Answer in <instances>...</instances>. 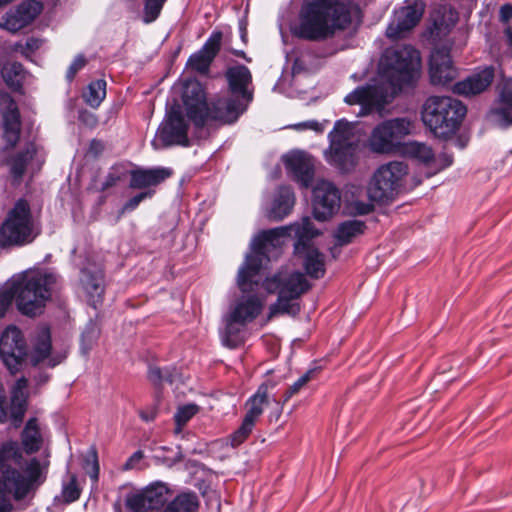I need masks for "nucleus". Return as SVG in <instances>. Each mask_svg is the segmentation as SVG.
Wrapping results in <instances>:
<instances>
[{"mask_svg":"<svg viewBox=\"0 0 512 512\" xmlns=\"http://www.w3.org/2000/svg\"><path fill=\"white\" fill-rule=\"evenodd\" d=\"M412 122L406 117L385 120L375 126L368 138L369 149L378 154H390L401 145L412 131Z\"/></svg>","mask_w":512,"mask_h":512,"instance_id":"nucleus-9","label":"nucleus"},{"mask_svg":"<svg viewBox=\"0 0 512 512\" xmlns=\"http://www.w3.org/2000/svg\"><path fill=\"white\" fill-rule=\"evenodd\" d=\"M80 284L85 291L89 305L96 308L103 300L104 273L96 265H88L81 270Z\"/></svg>","mask_w":512,"mask_h":512,"instance_id":"nucleus-22","label":"nucleus"},{"mask_svg":"<svg viewBox=\"0 0 512 512\" xmlns=\"http://www.w3.org/2000/svg\"><path fill=\"white\" fill-rule=\"evenodd\" d=\"M168 488L162 483L152 484L126 496L125 505L131 512L158 510L167 501Z\"/></svg>","mask_w":512,"mask_h":512,"instance_id":"nucleus-14","label":"nucleus"},{"mask_svg":"<svg viewBox=\"0 0 512 512\" xmlns=\"http://www.w3.org/2000/svg\"><path fill=\"white\" fill-rule=\"evenodd\" d=\"M51 352V338L48 330H43L34 345L32 362L33 365H38L40 362L47 359Z\"/></svg>","mask_w":512,"mask_h":512,"instance_id":"nucleus-43","label":"nucleus"},{"mask_svg":"<svg viewBox=\"0 0 512 512\" xmlns=\"http://www.w3.org/2000/svg\"><path fill=\"white\" fill-rule=\"evenodd\" d=\"M104 150V145L99 140H92L89 146V153L98 156Z\"/></svg>","mask_w":512,"mask_h":512,"instance_id":"nucleus-63","label":"nucleus"},{"mask_svg":"<svg viewBox=\"0 0 512 512\" xmlns=\"http://www.w3.org/2000/svg\"><path fill=\"white\" fill-rule=\"evenodd\" d=\"M56 282L53 273H32L12 285L17 309L26 316L34 317L42 312L51 296V287Z\"/></svg>","mask_w":512,"mask_h":512,"instance_id":"nucleus-6","label":"nucleus"},{"mask_svg":"<svg viewBox=\"0 0 512 512\" xmlns=\"http://www.w3.org/2000/svg\"><path fill=\"white\" fill-rule=\"evenodd\" d=\"M345 102L349 105L359 104L360 115H367L373 110L380 111L387 104L386 93L378 86L357 87L345 97Z\"/></svg>","mask_w":512,"mask_h":512,"instance_id":"nucleus-20","label":"nucleus"},{"mask_svg":"<svg viewBox=\"0 0 512 512\" xmlns=\"http://www.w3.org/2000/svg\"><path fill=\"white\" fill-rule=\"evenodd\" d=\"M41 229L33 218L30 205L19 199L0 225V248L8 249L31 244Z\"/></svg>","mask_w":512,"mask_h":512,"instance_id":"nucleus-4","label":"nucleus"},{"mask_svg":"<svg viewBox=\"0 0 512 512\" xmlns=\"http://www.w3.org/2000/svg\"><path fill=\"white\" fill-rule=\"evenodd\" d=\"M43 5L36 0H25L17 8L5 14L0 26L9 32L16 33L31 24L42 12Z\"/></svg>","mask_w":512,"mask_h":512,"instance_id":"nucleus-18","label":"nucleus"},{"mask_svg":"<svg viewBox=\"0 0 512 512\" xmlns=\"http://www.w3.org/2000/svg\"><path fill=\"white\" fill-rule=\"evenodd\" d=\"M144 458V453L141 450L134 452L123 465V470H132L138 469L140 467V463Z\"/></svg>","mask_w":512,"mask_h":512,"instance_id":"nucleus-57","label":"nucleus"},{"mask_svg":"<svg viewBox=\"0 0 512 512\" xmlns=\"http://www.w3.org/2000/svg\"><path fill=\"white\" fill-rule=\"evenodd\" d=\"M198 412L197 405L189 404L180 407L174 418L177 425L176 432H180L182 427Z\"/></svg>","mask_w":512,"mask_h":512,"instance_id":"nucleus-49","label":"nucleus"},{"mask_svg":"<svg viewBox=\"0 0 512 512\" xmlns=\"http://www.w3.org/2000/svg\"><path fill=\"white\" fill-rule=\"evenodd\" d=\"M86 63L87 61L84 55H77L67 70L66 78L68 79V81H72L75 78L76 74L85 67Z\"/></svg>","mask_w":512,"mask_h":512,"instance_id":"nucleus-55","label":"nucleus"},{"mask_svg":"<svg viewBox=\"0 0 512 512\" xmlns=\"http://www.w3.org/2000/svg\"><path fill=\"white\" fill-rule=\"evenodd\" d=\"M290 235V226L263 230L253 239L252 249L268 254L272 249L280 248L284 243V239Z\"/></svg>","mask_w":512,"mask_h":512,"instance_id":"nucleus-31","label":"nucleus"},{"mask_svg":"<svg viewBox=\"0 0 512 512\" xmlns=\"http://www.w3.org/2000/svg\"><path fill=\"white\" fill-rule=\"evenodd\" d=\"M0 110L3 116L4 137L12 147L20 135V113L16 102L7 92H0Z\"/></svg>","mask_w":512,"mask_h":512,"instance_id":"nucleus-21","label":"nucleus"},{"mask_svg":"<svg viewBox=\"0 0 512 512\" xmlns=\"http://www.w3.org/2000/svg\"><path fill=\"white\" fill-rule=\"evenodd\" d=\"M266 257L267 253L255 250H253V254L246 257L237 275V285L241 292L248 293L253 291V285L258 284L253 281V278L259 273L263 260Z\"/></svg>","mask_w":512,"mask_h":512,"instance_id":"nucleus-28","label":"nucleus"},{"mask_svg":"<svg viewBox=\"0 0 512 512\" xmlns=\"http://www.w3.org/2000/svg\"><path fill=\"white\" fill-rule=\"evenodd\" d=\"M381 66L384 76L395 88L413 84L420 72L419 52L410 45L385 50Z\"/></svg>","mask_w":512,"mask_h":512,"instance_id":"nucleus-5","label":"nucleus"},{"mask_svg":"<svg viewBox=\"0 0 512 512\" xmlns=\"http://www.w3.org/2000/svg\"><path fill=\"white\" fill-rule=\"evenodd\" d=\"M148 379L155 385L158 386L162 382H172V374L168 371H162L159 367L151 366L148 371Z\"/></svg>","mask_w":512,"mask_h":512,"instance_id":"nucleus-54","label":"nucleus"},{"mask_svg":"<svg viewBox=\"0 0 512 512\" xmlns=\"http://www.w3.org/2000/svg\"><path fill=\"white\" fill-rule=\"evenodd\" d=\"M429 74L432 84L445 85L456 76L449 51L446 48L436 49L430 56Z\"/></svg>","mask_w":512,"mask_h":512,"instance_id":"nucleus-24","label":"nucleus"},{"mask_svg":"<svg viewBox=\"0 0 512 512\" xmlns=\"http://www.w3.org/2000/svg\"><path fill=\"white\" fill-rule=\"evenodd\" d=\"M304 257L303 266L306 273L315 279H319L325 274V256L317 249L308 247L301 249V253Z\"/></svg>","mask_w":512,"mask_h":512,"instance_id":"nucleus-36","label":"nucleus"},{"mask_svg":"<svg viewBox=\"0 0 512 512\" xmlns=\"http://www.w3.org/2000/svg\"><path fill=\"white\" fill-rule=\"evenodd\" d=\"M461 101L450 96H430L422 106L424 125L439 138H448L455 133L466 114Z\"/></svg>","mask_w":512,"mask_h":512,"instance_id":"nucleus-3","label":"nucleus"},{"mask_svg":"<svg viewBox=\"0 0 512 512\" xmlns=\"http://www.w3.org/2000/svg\"><path fill=\"white\" fill-rule=\"evenodd\" d=\"M27 477L17 469L3 471V481H0V512H10L12 504L10 496L15 499H23L29 492L31 485L37 482L41 476V466L37 459H32L25 469Z\"/></svg>","mask_w":512,"mask_h":512,"instance_id":"nucleus-8","label":"nucleus"},{"mask_svg":"<svg viewBox=\"0 0 512 512\" xmlns=\"http://www.w3.org/2000/svg\"><path fill=\"white\" fill-rule=\"evenodd\" d=\"M292 128H294L295 130L309 129V130H314L318 133H321L324 130L323 125L315 120H310V121H305V122L294 124L292 126Z\"/></svg>","mask_w":512,"mask_h":512,"instance_id":"nucleus-58","label":"nucleus"},{"mask_svg":"<svg viewBox=\"0 0 512 512\" xmlns=\"http://www.w3.org/2000/svg\"><path fill=\"white\" fill-rule=\"evenodd\" d=\"M188 124L180 111H172L166 120L160 125L156 139L152 142L155 149H163L170 146H189Z\"/></svg>","mask_w":512,"mask_h":512,"instance_id":"nucleus-13","label":"nucleus"},{"mask_svg":"<svg viewBox=\"0 0 512 512\" xmlns=\"http://www.w3.org/2000/svg\"><path fill=\"white\" fill-rule=\"evenodd\" d=\"M315 373L316 369H310L295 381L285 392V401L297 394L313 378Z\"/></svg>","mask_w":512,"mask_h":512,"instance_id":"nucleus-51","label":"nucleus"},{"mask_svg":"<svg viewBox=\"0 0 512 512\" xmlns=\"http://www.w3.org/2000/svg\"><path fill=\"white\" fill-rule=\"evenodd\" d=\"M99 336V330L97 326L93 323H90L82 333L81 341H82V348L84 349L85 353L91 349L93 344L96 342Z\"/></svg>","mask_w":512,"mask_h":512,"instance_id":"nucleus-53","label":"nucleus"},{"mask_svg":"<svg viewBox=\"0 0 512 512\" xmlns=\"http://www.w3.org/2000/svg\"><path fill=\"white\" fill-rule=\"evenodd\" d=\"M22 444L28 453H33L40 449L42 438L36 418H31L26 423L22 432Z\"/></svg>","mask_w":512,"mask_h":512,"instance_id":"nucleus-40","label":"nucleus"},{"mask_svg":"<svg viewBox=\"0 0 512 512\" xmlns=\"http://www.w3.org/2000/svg\"><path fill=\"white\" fill-rule=\"evenodd\" d=\"M313 195V213L317 220L325 221L340 209V191L331 182H318Z\"/></svg>","mask_w":512,"mask_h":512,"instance_id":"nucleus-15","label":"nucleus"},{"mask_svg":"<svg viewBox=\"0 0 512 512\" xmlns=\"http://www.w3.org/2000/svg\"><path fill=\"white\" fill-rule=\"evenodd\" d=\"M22 65L19 63L7 64L2 69V76L6 84L14 89L21 87Z\"/></svg>","mask_w":512,"mask_h":512,"instance_id":"nucleus-44","label":"nucleus"},{"mask_svg":"<svg viewBox=\"0 0 512 512\" xmlns=\"http://www.w3.org/2000/svg\"><path fill=\"white\" fill-rule=\"evenodd\" d=\"M79 119L81 122L90 127H94L98 122L96 115L87 111L81 112L79 115Z\"/></svg>","mask_w":512,"mask_h":512,"instance_id":"nucleus-60","label":"nucleus"},{"mask_svg":"<svg viewBox=\"0 0 512 512\" xmlns=\"http://www.w3.org/2000/svg\"><path fill=\"white\" fill-rule=\"evenodd\" d=\"M352 22V7L339 0H306L300 9L293 36L313 42L332 38Z\"/></svg>","mask_w":512,"mask_h":512,"instance_id":"nucleus-1","label":"nucleus"},{"mask_svg":"<svg viewBox=\"0 0 512 512\" xmlns=\"http://www.w3.org/2000/svg\"><path fill=\"white\" fill-rule=\"evenodd\" d=\"M407 172V165L399 161L380 166L373 174L367 188L369 200L377 203L392 200Z\"/></svg>","mask_w":512,"mask_h":512,"instance_id":"nucleus-10","label":"nucleus"},{"mask_svg":"<svg viewBox=\"0 0 512 512\" xmlns=\"http://www.w3.org/2000/svg\"><path fill=\"white\" fill-rule=\"evenodd\" d=\"M500 19L505 22L512 19V5L511 4H504L503 6H501Z\"/></svg>","mask_w":512,"mask_h":512,"instance_id":"nucleus-64","label":"nucleus"},{"mask_svg":"<svg viewBox=\"0 0 512 512\" xmlns=\"http://www.w3.org/2000/svg\"><path fill=\"white\" fill-rule=\"evenodd\" d=\"M199 499L194 492H185L177 495L169 502L162 512H197Z\"/></svg>","mask_w":512,"mask_h":512,"instance_id":"nucleus-38","label":"nucleus"},{"mask_svg":"<svg viewBox=\"0 0 512 512\" xmlns=\"http://www.w3.org/2000/svg\"><path fill=\"white\" fill-rule=\"evenodd\" d=\"M286 168L293 174L298 182L308 187L314 177V161L312 157L303 152L292 153L285 159Z\"/></svg>","mask_w":512,"mask_h":512,"instance_id":"nucleus-30","label":"nucleus"},{"mask_svg":"<svg viewBox=\"0 0 512 512\" xmlns=\"http://www.w3.org/2000/svg\"><path fill=\"white\" fill-rule=\"evenodd\" d=\"M153 195H154L153 190H146V191L140 192L137 195L133 196L119 210L118 216H117V221H119L121 219V217L126 212H131V211L135 210L142 201H144L147 198H151Z\"/></svg>","mask_w":512,"mask_h":512,"instance_id":"nucleus-48","label":"nucleus"},{"mask_svg":"<svg viewBox=\"0 0 512 512\" xmlns=\"http://www.w3.org/2000/svg\"><path fill=\"white\" fill-rule=\"evenodd\" d=\"M26 354V343L20 329L7 327L0 337V357L11 374L21 370Z\"/></svg>","mask_w":512,"mask_h":512,"instance_id":"nucleus-12","label":"nucleus"},{"mask_svg":"<svg viewBox=\"0 0 512 512\" xmlns=\"http://www.w3.org/2000/svg\"><path fill=\"white\" fill-rule=\"evenodd\" d=\"M123 176H124V172H123L121 166H119V165L112 166L109 169V171L101 185L100 191L103 192V191H106L109 188L115 186L118 182H120L122 180Z\"/></svg>","mask_w":512,"mask_h":512,"instance_id":"nucleus-50","label":"nucleus"},{"mask_svg":"<svg viewBox=\"0 0 512 512\" xmlns=\"http://www.w3.org/2000/svg\"><path fill=\"white\" fill-rule=\"evenodd\" d=\"M225 77L229 85V91L241 98L240 100L248 104L253 99V94L248 90V85L252 81L250 70L244 65L230 67Z\"/></svg>","mask_w":512,"mask_h":512,"instance_id":"nucleus-26","label":"nucleus"},{"mask_svg":"<svg viewBox=\"0 0 512 512\" xmlns=\"http://www.w3.org/2000/svg\"><path fill=\"white\" fill-rule=\"evenodd\" d=\"M106 86L107 83L104 79L92 81L83 94L85 102L92 108L99 107L106 97Z\"/></svg>","mask_w":512,"mask_h":512,"instance_id":"nucleus-42","label":"nucleus"},{"mask_svg":"<svg viewBox=\"0 0 512 512\" xmlns=\"http://www.w3.org/2000/svg\"><path fill=\"white\" fill-rule=\"evenodd\" d=\"M222 36V32L214 31L203 47L189 57L187 65L200 74H207L212 61L220 50Z\"/></svg>","mask_w":512,"mask_h":512,"instance_id":"nucleus-23","label":"nucleus"},{"mask_svg":"<svg viewBox=\"0 0 512 512\" xmlns=\"http://www.w3.org/2000/svg\"><path fill=\"white\" fill-rule=\"evenodd\" d=\"M366 225L360 220H348L341 223L335 231L334 237L338 245L351 243L353 239L364 233Z\"/></svg>","mask_w":512,"mask_h":512,"instance_id":"nucleus-37","label":"nucleus"},{"mask_svg":"<svg viewBox=\"0 0 512 512\" xmlns=\"http://www.w3.org/2000/svg\"><path fill=\"white\" fill-rule=\"evenodd\" d=\"M423 13L424 4L422 2H415L396 10L393 21L386 29L387 37L393 40L401 38L405 32L417 25Z\"/></svg>","mask_w":512,"mask_h":512,"instance_id":"nucleus-19","label":"nucleus"},{"mask_svg":"<svg viewBox=\"0 0 512 512\" xmlns=\"http://www.w3.org/2000/svg\"><path fill=\"white\" fill-rule=\"evenodd\" d=\"M406 152L411 157L418 159L423 163H429L434 157L431 147L419 142H411L407 144Z\"/></svg>","mask_w":512,"mask_h":512,"instance_id":"nucleus-45","label":"nucleus"},{"mask_svg":"<svg viewBox=\"0 0 512 512\" xmlns=\"http://www.w3.org/2000/svg\"><path fill=\"white\" fill-rule=\"evenodd\" d=\"M62 496L66 503L74 502L80 497V489L75 475H71L69 482L63 486Z\"/></svg>","mask_w":512,"mask_h":512,"instance_id":"nucleus-52","label":"nucleus"},{"mask_svg":"<svg viewBox=\"0 0 512 512\" xmlns=\"http://www.w3.org/2000/svg\"><path fill=\"white\" fill-rule=\"evenodd\" d=\"M27 385L28 380L25 377H21L16 381L11 392V405L8 418L10 417L12 425L15 428L21 425L26 412V399L24 392Z\"/></svg>","mask_w":512,"mask_h":512,"instance_id":"nucleus-32","label":"nucleus"},{"mask_svg":"<svg viewBox=\"0 0 512 512\" xmlns=\"http://www.w3.org/2000/svg\"><path fill=\"white\" fill-rule=\"evenodd\" d=\"M166 0H146L144 5L143 21L151 23L155 21L161 13Z\"/></svg>","mask_w":512,"mask_h":512,"instance_id":"nucleus-47","label":"nucleus"},{"mask_svg":"<svg viewBox=\"0 0 512 512\" xmlns=\"http://www.w3.org/2000/svg\"><path fill=\"white\" fill-rule=\"evenodd\" d=\"M188 118L196 127H203V112L207 108L206 95L202 84L195 80L185 81L182 92Z\"/></svg>","mask_w":512,"mask_h":512,"instance_id":"nucleus-17","label":"nucleus"},{"mask_svg":"<svg viewBox=\"0 0 512 512\" xmlns=\"http://www.w3.org/2000/svg\"><path fill=\"white\" fill-rule=\"evenodd\" d=\"M22 467V454L16 442L4 443L0 448V467L2 472L12 467ZM0 481H3V475Z\"/></svg>","mask_w":512,"mask_h":512,"instance_id":"nucleus-39","label":"nucleus"},{"mask_svg":"<svg viewBox=\"0 0 512 512\" xmlns=\"http://www.w3.org/2000/svg\"><path fill=\"white\" fill-rule=\"evenodd\" d=\"M247 105L239 98L230 96L218 98L211 104H207L203 112V126L208 120L233 123L246 110Z\"/></svg>","mask_w":512,"mask_h":512,"instance_id":"nucleus-16","label":"nucleus"},{"mask_svg":"<svg viewBox=\"0 0 512 512\" xmlns=\"http://www.w3.org/2000/svg\"><path fill=\"white\" fill-rule=\"evenodd\" d=\"M254 426V423L244 418L240 427L230 436L231 445L237 447L242 444L249 437Z\"/></svg>","mask_w":512,"mask_h":512,"instance_id":"nucleus-46","label":"nucleus"},{"mask_svg":"<svg viewBox=\"0 0 512 512\" xmlns=\"http://www.w3.org/2000/svg\"><path fill=\"white\" fill-rule=\"evenodd\" d=\"M493 78V68L487 67L470 75L466 79L455 83L453 91L456 94L464 96L477 95L486 90L491 85Z\"/></svg>","mask_w":512,"mask_h":512,"instance_id":"nucleus-29","label":"nucleus"},{"mask_svg":"<svg viewBox=\"0 0 512 512\" xmlns=\"http://www.w3.org/2000/svg\"><path fill=\"white\" fill-rule=\"evenodd\" d=\"M268 403V385L264 383L260 385L256 393L247 400V411L244 418L255 424Z\"/></svg>","mask_w":512,"mask_h":512,"instance_id":"nucleus-35","label":"nucleus"},{"mask_svg":"<svg viewBox=\"0 0 512 512\" xmlns=\"http://www.w3.org/2000/svg\"><path fill=\"white\" fill-rule=\"evenodd\" d=\"M291 233L294 232L297 241L295 243V253L300 254L301 249L309 246V241L319 235V231L315 229L313 222L309 217H304L301 222L289 225Z\"/></svg>","mask_w":512,"mask_h":512,"instance_id":"nucleus-34","label":"nucleus"},{"mask_svg":"<svg viewBox=\"0 0 512 512\" xmlns=\"http://www.w3.org/2000/svg\"><path fill=\"white\" fill-rule=\"evenodd\" d=\"M92 458H93V466H92V471L89 472V475H90L91 479L96 482V481H98V476H99V464H98L97 454H96L95 450L92 451Z\"/></svg>","mask_w":512,"mask_h":512,"instance_id":"nucleus-62","label":"nucleus"},{"mask_svg":"<svg viewBox=\"0 0 512 512\" xmlns=\"http://www.w3.org/2000/svg\"><path fill=\"white\" fill-rule=\"evenodd\" d=\"M36 154L34 144H28L25 149L17 153L10 160L11 174L16 179H20L25 173L27 164L33 159Z\"/></svg>","mask_w":512,"mask_h":512,"instance_id":"nucleus-41","label":"nucleus"},{"mask_svg":"<svg viewBox=\"0 0 512 512\" xmlns=\"http://www.w3.org/2000/svg\"><path fill=\"white\" fill-rule=\"evenodd\" d=\"M294 203L295 196L293 190L289 186L280 187L268 212V218L272 221L283 220L291 213Z\"/></svg>","mask_w":512,"mask_h":512,"instance_id":"nucleus-33","label":"nucleus"},{"mask_svg":"<svg viewBox=\"0 0 512 512\" xmlns=\"http://www.w3.org/2000/svg\"><path fill=\"white\" fill-rule=\"evenodd\" d=\"M490 117L501 127L512 125V77L504 81L490 109Z\"/></svg>","mask_w":512,"mask_h":512,"instance_id":"nucleus-25","label":"nucleus"},{"mask_svg":"<svg viewBox=\"0 0 512 512\" xmlns=\"http://www.w3.org/2000/svg\"><path fill=\"white\" fill-rule=\"evenodd\" d=\"M372 203H364V202H355L354 203V211L359 215H366L373 211Z\"/></svg>","mask_w":512,"mask_h":512,"instance_id":"nucleus-59","label":"nucleus"},{"mask_svg":"<svg viewBox=\"0 0 512 512\" xmlns=\"http://www.w3.org/2000/svg\"><path fill=\"white\" fill-rule=\"evenodd\" d=\"M355 125L340 119L330 131L329 149L326 152L328 161L343 172L350 171L356 165V154L359 146V136Z\"/></svg>","mask_w":512,"mask_h":512,"instance_id":"nucleus-7","label":"nucleus"},{"mask_svg":"<svg viewBox=\"0 0 512 512\" xmlns=\"http://www.w3.org/2000/svg\"><path fill=\"white\" fill-rule=\"evenodd\" d=\"M13 300L16 301V296L12 287L4 290L0 294V317H3L5 315L7 309L10 307Z\"/></svg>","mask_w":512,"mask_h":512,"instance_id":"nucleus-56","label":"nucleus"},{"mask_svg":"<svg viewBox=\"0 0 512 512\" xmlns=\"http://www.w3.org/2000/svg\"><path fill=\"white\" fill-rule=\"evenodd\" d=\"M262 308L263 300L256 295H250L239 300L226 317L223 343L230 348L236 347L237 343L232 339V336L237 333L235 325L252 322L261 313Z\"/></svg>","mask_w":512,"mask_h":512,"instance_id":"nucleus-11","label":"nucleus"},{"mask_svg":"<svg viewBox=\"0 0 512 512\" xmlns=\"http://www.w3.org/2000/svg\"><path fill=\"white\" fill-rule=\"evenodd\" d=\"M263 286L268 293H278L277 301L269 307L268 319L279 314L296 316L300 312V305L293 300L310 289V284L303 273L288 270H280L267 278Z\"/></svg>","mask_w":512,"mask_h":512,"instance_id":"nucleus-2","label":"nucleus"},{"mask_svg":"<svg viewBox=\"0 0 512 512\" xmlns=\"http://www.w3.org/2000/svg\"><path fill=\"white\" fill-rule=\"evenodd\" d=\"M173 174L170 168H137L130 171L129 187L132 189H148L157 186Z\"/></svg>","mask_w":512,"mask_h":512,"instance_id":"nucleus-27","label":"nucleus"},{"mask_svg":"<svg viewBox=\"0 0 512 512\" xmlns=\"http://www.w3.org/2000/svg\"><path fill=\"white\" fill-rule=\"evenodd\" d=\"M42 43L43 41L41 39L31 37L26 40L24 48L29 52H34L42 46Z\"/></svg>","mask_w":512,"mask_h":512,"instance_id":"nucleus-61","label":"nucleus"}]
</instances>
